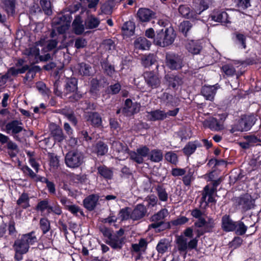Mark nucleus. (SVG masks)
<instances>
[{"label": "nucleus", "mask_w": 261, "mask_h": 261, "mask_svg": "<svg viewBox=\"0 0 261 261\" xmlns=\"http://www.w3.org/2000/svg\"><path fill=\"white\" fill-rule=\"evenodd\" d=\"M215 220L212 217L207 218V222L201 228H197L195 231L196 237L194 238L193 227H188L183 231L184 236H177L176 243L179 252H186L188 250L196 249L198 246L199 238L206 233L213 232L215 227Z\"/></svg>", "instance_id": "1"}, {"label": "nucleus", "mask_w": 261, "mask_h": 261, "mask_svg": "<svg viewBox=\"0 0 261 261\" xmlns=\"http://www.w3.org/2000/svg\"><path fill=\"white\" fill-rule=\"evenodd\" d=\"M37 242V238L35 231L19 235L12 245L15 252V261H21L23 259V255L29 252L30 246Z\"/></svg>", "instance_id": "2"}, {"label": "nucleus", "mask_w": 261, "mask_h": 261, "mask_svg": "<svg viewBox=\"0 0 261 261\" xmlns=\"http://www.w3.org/2000/svg\"><path fill=\"white\" fill-rule=\"evenodd\" d=\"M208 8L207 3L204 0H201L199 4H195L192 10L186 5L179 6L178 12L182 17L187 19L198 20L199 15Z\"/></svg>", "instance_id": "3"}, {"label": "nucleus", "mask_w": 261, "mask_h": 261, "mask_svg": "<svg viewBox=\"0 0 261 261\" xmlns=\"http://www.w3.org/2000/svg\"><path fill=\"white\" fill-rule=\"evenodd\" d=\"M176 33L172 27L162 29L156 32L154 44L161 47H166L172 44L176 38Z\"/></svg>", "instance_id": "4"}, {"label": "nucleus", "mask_w": 261, "mask_h": 261, "mask_svg": "<svg viewBox=\"0 0 261 261\" xmlns=\"http://www.w3.org/2000/svg\"><path fill=\"white\" fill-rule=\"evenodd\" d=\"M84 154L77 150L69 151L65 156V164L71 169H76L80 167L84 163Z\"/></svg>", "instance_id": "5"}, {"label": "nucleus", "mask_w": 261, "mask_h": 261, "mask_svg": "<svg viewBox=\"0 0 261 261\" xmlns=\"http://www.w3.org/2000/svg\"><path fill=\"white\" fill-rule=\"evenodd\" d=\"M237 208L242 213L252 209L255 206V200L248 193L241 195L236 199Z\"/></svg>", "instance_id": "6"}, {"label": "nucleus", "mask_w": 261, "mask_h": 261, "mask_svg": "<svg viewBox=\"0 0 261 261\" xmlns=\"http://www.w3.org/2000/svg\"><path fill=\"white\" fill-rule=\"evenodd\" d=\"M256 120V117L253 114L243 115L239 120L237 124L232 127L231 132L248 131L251 129Z\"/></svg>", "instance_id": "7"}, {"label": "nucleus", "mask_w": 261, "mask_h": 261, "mask_svg": "<svg viewBox=\"0 0 261 261\" xmlns=\"http://www.w3.org/2000/svg\"><path fill=\"white\" fill-rule=\"evenodd\" d=\"M0 143L2 144L7 143V148L9 150L8 154L11 158L16 156L19 152L18 145L10 140L8 136L0 133Z\"/></svg>", "instance_id": "8"}, {"label": "nucleus", "mask_w": 261, "mask_h": 261, "mask_svg": "<svg viewBox=\"0 0 261 261\" xmlns=\"http://www.w3.org/2000/svg\"><path fill=\"white\" fill-rule=\"evenodd\" d=\"M99 199L97 194H92L87 196L83 201L84 207L89 211H92L96 207Z\"/></svg>", "instance_id": "9"}, {"label": "nucleus", "mask_w": 261, "mask_h": 261, "mask_svg": "<svg viewBox=\"0 0 261 261\" xmlns=\"http://www.w3.org/2000/svg\"><path fill=\"white\" fill-rule=\"evenodd\" d=\"M97 174L100 178L106 180H111L114 176L113 168L108 167L105 165H99L96 167Z\"/></svg>", "instance_id": "10"}, {"label": "nucleus", "mask_w": 261, "mask_h": 261, "mask_svg": "<svg viewBox=\"0 0 261 261\" xmlns=\"http://www.w3.org/2000/svg\"><path fill=\"white\" fill-rule=\"evenodd\" d=\"M140 104L138 102H133L130 98H127L124 103V107L122 111L123 114H128L133 115L139 112L140 110Z\"/></svg>", "instance_id": "11"}, {"label": "nucleus", "mask_w": 261, "mask_h": 261, "mask_svg": "<svg viewBox=\"0 0 261 261\" xmlns=\"http://www.w3.org/2000/svg\"><path fill=\"white\" fill-rule=\"evenodd\" d=\"M144 78L147 85L151 89L157 88L160 86L161 81L153 71L145 72Z\"/></svg>", "instance_id": "12"}, {"label": "nucleus", "mask_w": 261, "mask_h": 261, "mask_svg": "<svg viewBox=\"0 0 261 261\" xmlns=\"http://www.w3.org/2000/svg\"><path fill=\"white\" fill-rule=\"evenodd\" d=\"M67 17L65 15L58 17L54 19L53 23L56 27L58 32L62 34H64L69 28V23L66 21Z\"/></svg>", "instance_id": "13"}, {"label": "nucleus", "mask_w": 261, "mask_h": 261, "mask_svg": "<svg viewBox=\"0 0 261 261\" xmlns=\"http://www.w3.org/2000/svg\"><path fill=\"white\" fill-rule=\"evenodd\" d=\"M87 121L94 128H100L102 126L101 117L97 112H88L87 116Z\"/></svg>", "instance_id": "14"}, {"label": "nucleus", "mask_w": 261, "mask_h": 261, "mask_svg": "<svg viewBox=\"0 0 261 261\" xmlns=\"http://www.w3.org/2000/svg\"><path fill=\"white\" fill-rule=\"evenodd\" d=\"M49 130L50 135L55 141L58 142H62L65 139L62 128L56 123H52L49 125Z\"/></svg>", "instance_id": "15"}, {"label": "nucleus", "mask_w": 261, "mask_h": 261, "mask_svg": "<svg viewBox=\"0 0 261 261\" xmlns=\"http://www.w3.org/2000/svg\"><path fill=\"white\" fill-rule=\"evenodd\" d=\"M236 221H233L230 215L225 214L221 219V228L225 232L234 231L236 229Z\"/></svg>", "instance_id": "16"}, {"label": "nucleus", "mask_w": 261, "mask_h": 261, "mask_svg": "<svg viewBox=\"0 0 261 261\" xmlns=\"http://www.w3.org/2000/svg\"><path fill=\"white\" fill-rule=\"evenodd\" d=\"M155 13L147 8H140L137 12V19L139 21L145 22L150 21L154 18Z\"/></svg>", "instance_id": "17"}, {"label": "nucleus", "mask_w": 261, "mask_h": 261, "mask_svg": "<svg viewBox=\"0 0 261 261\" xmlns=\"http://www.w3.org/2000/svg\"><path fill=\"white\" fill-rule=\"evenodd\" d=\"M147 212L146 207L143 204H138L131 212V219L134 221L139 220L146 215Z\"/></svg>", "instance_id": "18"}, {"label": "nucleus", "mask_w": 261, "mask_h": 261, "mask_svg": "<svg viewBox=\"0 0 261 261\" xmlns=\"http://www.w3.org/2000/svg\"><path fill=\"white\" fill-rule=\"evenodd\" d=\"M202 146V144L198 140L189 141L182 149V152L186 156L189 157L195 152L197 148H200Z\"/></svg>", "instance_id": "19"}, {"label": "nucleus", "mask_w": 261, "mask_h": 261, "mask_svg": "<svg viewBox=\"0 0 261 261\" xmlns=\"http://www.w3.org/2000/svg\"><path fill=\"white\" fill-rule=\"evenodd\" d=\"M203 214V212L198 208H194L191 211V215L193 218L197 219L194 223V226L195 228H201L205 223L207 222V220H206L202 217Z\"/></svg>", "instance_id": "20"}, {"label": "nucleus", "mask_w": 261, "mask_h": 261, "mask_svg": "<svg viewBox=\"0 0 261 261\" xmlns=\"http://www.w3.org/2000/svg\"><path fill=\"white\" fill-rule=\"evenodd\" d=\"M108 146L107 143L101 140L96 142L92 146V152L99 156L106 155L108 151Z\"/></svg>", "instance_id": "21"}, {"label": "nucleus", "mask_w": 261, "mask_h": 261, "mask_svg": "<svg viewBox=\"0 0 261 261\" xmlns=\"http://www.w3.org/2000/svg\"><path fill=\"white\" fill-rule=\"evenodd\" d=\"M165 79L167 82L168 88L176 90L178 87L182 85L183 82L182 78L180 76L174 74H167L165 75Z\"/></svg>", "instance_id": "22"}, {"label": "nucleus", "mask_w": 261, "mask_h": 261, "mask_svg": "<svg viewBox=\"0 0 261 261\" xmlns=\"http://www.w3.org/2000/svg\"><path fill=\"white\" fill-rule=\"evenodd\" d=\"M146 117L150 121H162L167 118V114L163 110L157 109L147 112Z\"/></svg>", "instance_id": "23"}, {"label": "nucleus", "mask_w": 261, "mask_h": 261, "mask_svg": "<svg viewBox=\"0 0 261 261\" xmlns=\"http://www.w3.org/2000/svg\"><path fill=\"white\" fill-rule=\"evenodd\" d=\"M19 125H22V123L18 120H13L9 122L6 125V129L8 133L11 131L12 135H17L18 133L25 129L23 127Z\"/></svg>", "instance_id": "24"}, {"label": "nucleus", "mask_w": 261, "mask_h": 261, "mask_svg": "<svg viewBox=\"0 0 261 261\" xmlns=\"http://www.w3.org/2000/svg\"><path fill=\"white\" fill-rule=\"evenodd\" d=\"M217 88L215 85L202 86L201 94L206 100L213 101L216 93Z\"/></svg>", "instance_id": "25"}, {"label": "nucleus", "mask_w": 261, "mask_h": 261, "mask_svg": "<svg viewBox=\"0 0 261 261\" xmlns=\"http://www.w3.org/2000/svg\"><path fill=\"white\" fill-rule=\"evenodd\" d=\"M124 238H119L117 235H113L106 243L114 249H121L124 243Z\"/></svg>", "instance_id": "26"}, {"label": "nucleus", "mask_w": 261, "mask_h": 261, "mask_svg": "<svg viewBox=\"0 0 261 261\" xmlns=\"http://www.w3.org/2000/svg\"><path fill=\"white\" fill-rule=\"evenodd\" d=\"M77 90V79L75 77L67 78L64 86V91L66 94L74 92Z\"/></svg>", "instance_id": "27"}, {"label": "nucleus", "mask_w": 261, "mask_h": 261, "mask_svg": "<svg viewBox=\"0 0 261 261\" xmlns=\"http://www.w3.org/2000/svg\"><path fill=\"white\" fill-rule=\"evenodd\" d=\"M165 102L166 106L170 107H175L179 106L180 99L178 97L173 96L172 95L164 93Z\"/></svg>", "instance_id": "28"}, {"label": "nucleus", "mask_w": 261, "mask_h": 261, "mask_svg": "<svg viewBox=\"0 0 261 261\" xmlns=\"http://www.w3.org/2000/svg\"><path fill=\"white\" fill-rule=\"evenodd\" d=\"M134 45L136 48L142 50L148 49L151 45V42L146 38L140 37L135 40Z\"/></svg>", "instance_id": "29"}, {"label": "nucleus", "mask_w": 261, "mask_h": 261, "mask_svg": "<svg viewBox=\"0 0 261 261\" xmlns=\"http://www.w3.org/2000/svg\"><path fill=\"white\" fill-rule=\"evenodd\" d=\"M149 228L155 229V232H160L165 230L170 229L171 228L170 222H165L161 221L158 222L152 223L149 225Z\"/></svg>", "instance_id": "30"}, {"label": "nucleus", "mask_w": 261, "mask_h": 261, "mask_svg": "<svg viewBox=\"0 0 261 261\" xmlns=\"http://www.w3.org/2000/svg\"><path fill=\"white\" fill-rule=\"evenodd\" d=\"M204 125H206L212 130H220L223 128V125L221 124L220 121L215 117L204 121Z\"/></svg>", "instance_id": "31"}, {"label": "nucleus", "mask_w": 261, "mask_h": 261, "mask_svg": "<svg viewBox=\"0 0 261 261\" xmlns=\"http://www.w3.org/2000/svg\"><path fill=\"white\" fill-rule=\"evenodd\" d=\"M194 171V169L193 168H188L186 173L183 175L182 178V181L185 186L187 187L191 186L192 182L195 180Z\"/></svg>", "instance_id": "32"}, {"label": "nucleus", "mask_w": 261, "mask_h": 261, "mask_svg": "<svg viewBox=\"0 0 261 261\" xmlns=\"http://www.w3.org/2000/svg\"><path fill=\"white\" fill-rule=\"evenodd\" d=\"M99 23V19L92 15L88 16L85 21V26L87 29H95Z\"/></svg>", "instance_id": "33"}, {"label": "nucleus", "mask_w": 261, "mask_h": 261, "mask_svg": "<svg viewBox=\"0 0 261 261\" xmlns=\"http://www.w3.org/2000/svg\"><path fill=\"white\" fill-rule=\"evenodd\" d=\"M166 60V63L171 65H180L183 63L181 57L174 54H167Z\"/></svg>", "instance_id": "34"}, {"label": "nucleus", "mask_w": 261, "mask_h": 261, "mask_svg": "<svg viewBox=\"0 0 261 261\" xmlns=\"http://www.w3.org/2000/svg\"><path fill=\"white\" fill-rule=\"evenodd\" d=\"M16 204L22 209H27L30 207L28 194L25 192L22 193L17 200Z\"/></svg>", "instance_id": "35"}, {"label": "nucleus", "mask_w": 261, "mask_h": 261, "mask_svg": "<svg viewBox=\"0 0 261 261\" xmlns=\"http://www.w3.org/2000/svg\"><path fill=\"white\" fill-rule=\"evenodd\" d=\"M100 80L97 78L92 79L90 83V93L93 96H97L99 94L100 88Z\"/></svg>", "instance_id": "36"}, {"label": "nucleus", "mask_w": 261, "mask_h": 261, "mask_svg": "<svg viewBox=\"0 0 261 261\" xmlns=\"http://www.w3.org/2000/svg\"><path fill=\"white\" fill-rule=\"evenodd\" d=\"M189 52L193 54H198L202 49L200 43L198 41L191 40L186 45Z\"/></svg>", "instance_id": "37"}, {"label": "nucleus", "mask_w": 261, "mask_h": 261, "mask_svg": "<svg viewBox=\"0 0 261 261\" xmlns=\"http://www.w3.org/2000/svg\"><path fill=\"white\" fill-rule=\"evenodd\" d=\"M212 20L221 23L229 22L228 14L225 12L218 11L211 15Z\"/></svg>", "instance_id": "38"}, {"label": "nucleus", "mask_w": 261, "mask_h": 261, "mask_svg": "<svg viewBox=\"0 0 261 261\" xmlns=\"http://www.w3.org/2000/svg\"><path fill=\"white\" fill-rule=\"evenodd\" d=\"M135 30V24L131 21L125 22L122 27V31L123 34L127 36H131L134 35Z\"/></svg>", "instance_id": "39"}, {"label": "nucleus", "mask_w": 261, "mask_h": 261, "mask_svg": "<svg viewBox=\"0 0 261 261\" xmlns=\"http://www.w3.org/2000/svg\"><path fill=\"white\" fill-rule=\"evenodd\" d=\"M72 25L75 34L81 35L84 32L85 24H82V21L80 16L76 17Z\"/></svg>", "instance_id": "40"}, {"label": "nucleus", "mask_w": 261, "mask_h": 261, "mask_svg": "<svg viewBox=\"0 0 261 261\" xmlns=\"http://www.w3.org/2000/svg\"><path fill=\"white\" fill-rule=\"evenodd\" d=\"M148 158L149 160L153 162H160L163 158V152L162 150L160 149H152L149 152Z\"/></svg>", "instance_id": "41"}, {"label": "nucleus", "mask_w": 261, "mask_h": 261, "mask_svg": "<svg viewBox=\"0 0 261 261\" xmlns=\"http://www.w3.org/2000/svg\"><path fill=\"white\" fill-rule=\"evenodd\" d=\"M39 49L37 46H33L25 50V54L28 56L30 58H34L36 61H33L30 65H34L38 63V56H39Z\"/></svg>", "instance_id": "42"}, {"label": "nucleus", "mask_w": 261, "mask_h": 261, "mask_svg": "<svg viewBox=\"0 0 261 261\" xmlns=\"http://www.w3.org/2000/svg\"><path fill=\"white\" fill-rule=\"evenodd\" d=\"M193 24L188 20H185L181 22L179 26L178 29L180 33L185 36L187 37L189 31L192 28Z\"/></svg>", "instance_id": "43"}, {"label": "nucleus", "mask_w": 261, "mask_h": 261, "mask_svg": "<svg viewBox=\"0 0 261 261\" xmlns=\"http://www.w3.org/2000/svg\"><path fill=\"white\" fill-rule=\"evenodd\" d=\"M155 189L159 200L163 202L167 201L168 198V194L163 185H158Z\"/></svg>", "instance_id": "44"}, {"label": "nucleus", "mask_w": 261, "mask_h": 261, "mask_svg": "<svg viewBox=\"0 0 261 261\" xmlns=\"http://www.w3.org/2000/svg\"><path fill=\"white\" fill-rule=\"evenodd\" d=\"M43 68L47 71L51 70V75L54 79H60V74L62 73L64 67L65 66H43Z\"/></svg>", "instance_id": "45"}, {"label": "nucleus", "mask_w": 261, "mask_h": 261, "mask_svg": "<svg viewBox=\"0 0 261 261\" xmlns=\"http://www.w3.org/2000/svg\"><path fill=\"white\" fill-rule=\"evenodd\" d=\"M3 8L8 14H13L15 11V0H2Z\"/></svg>", "instance_id": "46"}, {"label": "nucleus", "mask_w": 261, "mask_h": 261, "mask_svg": "<svg viewBox=\"0 0 261 261\" xmlns=\"http://www.w3.org/2000/svg\"><path fill=\"white\" fill-rule=\"evenodd\" d=\"M168 214V210L166 208H162L156 214L152 215L150 220L153 223L158 222L163 220L167 217Z\"/></svg>", "instance_id": "47"}, {"label": "nucleus", "mask_w": 261, "mask_h": 261, "mask_svg": "<svg viewBox=\"0 0 261 261\" xmlns=\"http://www.w3.org/2000/svg\"><path fill=\"white\" fill-rule=\"evenodd\" d=\"M31 68H29L25 76L23 78V81L25 83L28 81H31L34 78L37 72L40 70V66H31Z\"/></svg>", "instance_id": "48"}, {"label": "nucleus", "mask_w": 261, "mask_h": 261, "mask_svg": "<svg viewBox=\"0 0 261 261\" xmlns=\"http://www.w3.org/2000/svg\"><path fill=\"white\" fill-rule=\"evenodd\" d=\"M169 247V241L166 239H161L156 246L157 251L161 254H164L167 251Z\"/></svg>", "instance_id": "49"}, {"label": "nucleus", "mask_w": 261, "mask_h": 261, "mask_svg": "<svg viewBox=\"0 0 261 261\" xmlns=\"http://www.w3.org/2000/svg\"><path fill=\"white\" fill-rule=\"evenodd\" d=\"M39 227L42 234H46L50 229V221L47 218H41L39 221Z\"/></svg>", "instance_id": "50"}, {"label": "nucleus", "mask_w": 261, "mask_h": 261, "mask_svg": "<svg viewBox=\"0 0 261 261\" xmlns=\"http://www.w3.org/2000/svg\"><path fill=\"white\" fill-rule=\"evenodd\" d=\"M261 134L257 133V135H249L244 137L246 141H248L251 147L254 146L255 144L261 143L260 140Z\"/></svg>", "instance_id": "51"}, {"label": "nucleus", "mask_w": 261, "mask_h": 261, "mask_svg": "<svg viewBox=\"0 0 261 261\" xmlns=\"http://www.w3.org/2000/svg\"><path fill=\"white\" fill-rule=\"evenodd\" d=\"M236 229L234 231L238 236H243L245 234L247 230L248 227L241 220L236 221Z\"/></svg>", "instance_id": "52"}, {"label": "nucleus", "mask_w": 261, "mask_h": 261, "mask_svg": "<svg viewBox=\"0 0 261 261\" xmlns=\"http://www.w3.org/2000/svg\"><path fill=\"white\" fill-rule=\"evenodd\" d=\"M115 4L112 0H108L101 6L102 12L106 14H111Z\"/></svg>", "instance_id": "53"}, {"label": "nucleus", "mask_w": 261, "mask_h": 261, "mask_svg": "<svg viewBox=\"0 0 261 261\" xmlns=\"http://www.w3.org/2000/svg\"><path fill=\"white\" fill-rule=\"evenodd\" d=\"M142 64L146 65H152L156 63V57L154 54L145 55L141 58Z\"/></svg>", "instance_id": "54"}, {"label": "nucleus", "mask_w": 261, "mask_h": 261, "mask_svg": "<svg viewBox=\"0 0 261 261\" xmlns=\"http://www.w3.org/2000/svg\"><path fill=\"white\" fill-rule=\"evenodd\" d=\"M40 4L42 10L47 15H50L52 14L51 5L50 0H40Z\"/></svg>", "instance_id": "55"}, {"label": "nucleus", "mask_w": 261, "mask_h": 261, "mask_svg": "<svg viewBox=\"0 0 261 261\" xmlns=\"http://www.w3.org/2000/svg\"><path fill=\"white\" fill-rule=\"evenodd\" d=\"M24 175L31 179H34L37 177V173L34 172L28 165H23L20 168Z\"/></svg>", "instance_id": "56"}, {"label": "nucleus", "mask_w": 261, "mask_h": 261, "mask_svg": "<svg viewBox=\"0 0 261 261\" xmlns=\"http://www.w3.org/2000/svg\"><path fill=\"white\" fill-rule=\"evenodd\" d=\"M49 158V164L51 167L57 168L59 166V159L58 155L54 153L49 152L48 153Z\"/></svg>", "instance_id": "57"}, {"label": "nucleus", "mask_w": 261, "mask_h": 261, "mask_svg": "<svg viewBox=\"0 0 261 261\" xmlns=\"http://www.w3.org/2000/svg\"><path fill=\"white\" fill-rule=\"evenodd\" d=\"M130 209L129 207H125L119 211V218H120L122 221L127 220L129 218L131 219V213L129 211Z\"/></svg>", "instance_id": "58"}, {"label": "nucleus", "mask_w": 261, "mask_h": 261, "mask_svg": "<svg viewBox=\"0 0 261 261\" xmlns=\"http://www.w3.org/2000/svg\"><path fill=\"white\" fill-rule=\"evenodd\" d=\"M8 234L10 236L13 238L16 237L18 234V231L15 227V222L13 219H11L9 222L8 226Z\"/></svg>", "instance_id": "59"}, {"label": "nucleus", "mask_w": 261, "mask_h": 261, "mask_svg": "<svg viewBox=\"0 0 261 261\" xmlns=\"http://www.w3.org/2000/svg\"><path fill=\"white\" fill-rule=\"evenodd\" d=\"M101 47L106 51L109 52L114 50L115 48L114 42L110 39H106L104 40L101 44Z\"/></svg>", "instance_id": "60"}, {"label": "nucleus", "mask_w": 261, "mask_h": 261, "mask_svg": "<svg viewBox=\"0 0 261 261\" xmlns=\"http://www.w3.org/2000/svg\"><path fill=\"white\" fill-rule=\"evenodd\" d=\"M64 115L73 126L76 127L77 125V119L73 111L66 112L64 113Z\"/></svg>", "instance_id": "61"}, {"label": "nucleus", "mask_w": 261, "mask_h": 261, "mask_svg": "<svg viewBox=\"0 0 261 261\" xmlns=\"http://www.w3.org/2000/svg\"><path fill=\"white\" fill-rule=\"evenodd\" d=\"M49 203L47 199H44L39 201L35 207V210L37 212L41 213L44 212L47 208V206Z\"/></svg>", "instance_id": "62"}, {"label": "nucleus", "mask_w": 261, "mask_h": 261, "mask_svg": "<svg viewBox=\"0 0 261 261\" xmlns=\"http://www.w3.org/2000/svg\"><path fill=\"white\" fill-rule=\"evenodd\" d=\"M66 210L70 212L72 215L75 216H77V213H80L81 216H84V213L82 210L81 209L80 206L75 204H71L67 207Z\"/></svg>", "instance_id": "63"}, {"label": "nucleus", "mask_w": 261, "mask_h": 261, "mask_svg": "<svg viewBox=\"0 0 261 261\" xmlns=\"http://www.w3.org/2000/svg\"><path fill=\"white\" fill-rule=\"evenodd\" d=\"M121 85L119 83L109 86L107 88V92L109 94L115 95L118 94L121 90Z\"/></svg>", "instance_id": "64"}]
</instances>
